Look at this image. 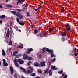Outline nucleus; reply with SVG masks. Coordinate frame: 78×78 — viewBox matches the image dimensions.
Instances as JSON below:
<instances>
[{
  "label": "nucleus",
  "mask_w": 78,
  "mask_h": 78,
  "mask_svg": "<svg viewBox=\"0 0 78 78\" xmlns=\"http://www.w3.org/2000/svg\"><path fill=\"white\" fill-rule=\"evenodd\" d=\"M17 62H19L20 64H23L24 63V61L20 59H18V60H17V59H15L14 61V63L16 66L17 67H19V63H17Z\"/></svg>",
  "instance_id": "obj_1"
},
{
  "label": "nucleus",
  "mask_w": 78,
  "mask_h": 78,
  "mask_svg": "<svg viewBox=\"0 0 78 78\" xmlns=\"http://www.w3.org/2000/svg\"><path fill=\"white\" fill-rule=\"evenodd\" d=\"M28 70H30H30H27L28 73H33V68L31 67V66L29 67L28 68Z\"/></svg>",
  "instance_id": "obj_2"
},
{
  "label": "nucleus",
  "mask_w": 78,
  "mask_h": 78,
  "mask_svg": "<svg viewBox=\"0 0 78 78\" xmlns=\"http://www.w3.org/2000/svg\"><path fill=\"white\" fill-rule=\"evenodd\" d=\"M17 16L19 17V19H23V16L20 13H17Z\"/></svg>",
  "instance_id": "obj_3"
},
{
  "label": "nucleus",
  "mask_w": 78,
  "mask_h": 78,
  "mask_svg": "<svg viewBox=\"0 0 78 78\" xmlns=\"http://www.w3.org/2000/svg\"><path fill=\"white\" fill-rule=\"evenodd\" d=\"M45 62L44 61H43L42 62H41V63H40V64L41 65V66H45Z\"/></svg>",
  "instance_id": "obj_4"
},
{
  "label": "nucleus",
  "mask_w": 78,
  "mask_h": 78,
  "mask_svg": "<svg viewBox=\"0 0 78 78\" xmlns=\"http://www.w3.org/2000/svg\"><path fill=\"white\" fill-rule=\"evenodd\" d=\"M51 70H56L57 69V68H56V67L55 66H52L51 68Z\"/></svg>",
  "instance_id": "obj_5"
},
{
  "label": "nucleus",
  "mask_w": 78,
  "mask_h": 78,
  "mask_svg": "<svg viewBox=\"0 0 78 78\" xmlns=\"http://www.w3.org/2000/svg\"><path fill=\"white\" fill-rule=\"evenodd\" d=\"M10 70L11 71V73H14V69L11 66L10 67Z\"/></svg>",
  "instance_id": "obj_6"
},
{
  "label": "nucleus",
  "mask_w": 78,
  "mask_h": 78,
  "mask_svg": "<svg viewBox=\"0 0 78 78\" xmlns=\"http://www.w3.org/2000/svg\"><path fill=\"white\" fill-rule=\"evenodd\" d=\"M74 55L75 56H77L78 55V53H76V49L75 48L74 49Z\"/></svg>",
  "instance_id": "obj_7"
},
{
  "label": "nucleus",
  "mask_w": 78,
  "mask_h": 78,
  "mask_svg": "<svg viewBox=\"0 0 78 78\" xmlns=\"http://www.w3.org/2000/svg\"><path fill=\"white\" fill-rule=\"evenodd\" d=\"M33 49L31 48L29 49L27 51V53H30L31 52V51H33Z\"/></svg>",
  "instance_id": "obj_8"
},
{
  "label": "nucleus",
  "mask_w": 78,
  "mask_h": 78,
  "mask_svg": "<svg viewBox=\"0 0 78 78\" xmlns=\"http://www.w3.org/2000/svg\"><path fill=\"white\" fill-rule=\"evenodd\" d=\"M46 51L47 52H48L49 53H52L53 50H50L48 48H47L46 49Z\"/></svg>",
  "instance_id": "obj_9"
},
{
  "label": "nucleus",
  "mask_w": 78,
  "mask_h": 78,
  "mask_svg": "<svg viewBox=\"0 0 78 78\" xmlns=\"http://www.w3.org/2000/svg\"><path fill=\"white\" fill-rule=\"evenodd\" d=\"M25 0H18L17 5H18L19 3H22L23 2H24V1H25Z\"/></svg>",
  "instance_id": "obj_10"
},
{
  "label": "nucleus",
  "mask_w": 78,
  "mask_h": 78,
  "mask_svg": "<svg viewBox=\"0 0 78 78\" xmlns=\"http://www.w3.org/2000/svg\"><path fill=\"white\" fill-rule=\"evenodd\" d=\"M11 12L12 14H14V15H15V16H17V13H16L15 11H12Z\"/></svg>",
  "instance_id": "obj_11"
},
{
  "label": "nucleus",
  "mask_w": 78,
  "mask_h": 78,
  "mask_svg": "<svg viewBox=\"0 0 78 78\" xmlns=\"http://www.w3.org/2000/svg\"><path fill=\"white\" fill-rule=\"evenodd\" d=\"M45 36L47 37V35L46 33H44V34H42L40 36L41 37H44Z\"/></svg>",
  "instance_id": "obj_12"
},
{
  "label": "nucleus",
  "mask_w": 78,
  "mask_h": 78,
  "mask_svg": "<svg viewBox=\"0 0 78 78\" xmlns=\"http://www.w3.org/2000/svg\"><path fill=\"white\" fill-rule=\"evenodd\" d=\"M2 54L3 56H5V55H6V53H5V50H2Z\"/></svg>",
  "instance_id": "obj_13"
},
{
  "label": "nucleus",
  "mask_w": 78,
  "mask_h": 78,
  "mask_svg": "<svg viewBox=\"0 0 78 78\" xmlns=\"http://www.w3.org/2000/svg\"><path fill=\"white\" fill-rule=\"evenodd\" d=\"M23 59H27L28 58V56H27V55L25 54L23 55Z\"/></svg>",
  "instance_id": "obj_14"
},
{
  "label": "nucleus",
  "mask_w": 78,
  "mask_h": 78,
  "mask_svg": "<svg viewBox=\"0 0 78 78\" xmlns=\"http://www.w3.org/2000/svg\"><path fill=\"white\" fill-rule=\"evenodd\" d=\"M34 65L35 66H36L37 67H39L40 66V64L38 63H34Z\"/></svg>",
  "instance_id": "obj_15"
},
{
  "label": "nucleus",
  "mask_w": 78,
  "mask_h": 78,
  "mask_svg": "<svg viewBox=\"0 0 78 78\" xmlns=\"http://www.w3.org/2000/svg\"><path fill=\"white\" fill-rule=\"evenodd\" d=\"M19 23L20 25H24V24H25V23L23 21L20 22Z\"/></svg>",
  "instance_id": "obj_16"
},
{
  "label": "nucleus",
  "mask_w": 78,
  "mask_h": 78,
  "mask_svg": "<svg viewBox=\"0 0 78 78\" xmlns=\"http://www.w3.org/2000/svg\"><path fill=\"white\" fill-rule=\"evenodd\" d=\"M20 69H21L23 72H26V70L25 69L23 68H22V67H20Z\"/></svg>",
  "instance_id": "obj_17"
},
{
  "label": "nucleus",
  "mask_w": 78,
  "mask_h": 78,
  "mask_svg": "<svg viewBox=\"0 0 78 78\" xmlns=\"http://www.w3.org/2000/svg\"><path fill=\"white\" fill-rule=\"evenodd\" d=\"M1 19H3V18H6V16L5 15H2L0 16Z\"/></svg>",
  "instance_id": "obj_18"
},
{
  "label": "nucleus",
  "mask_w": 78,
  "mask_h": 78,
  "mask_svg": "<svg viewBox=\"0 0 78 78\" xmlns=\"http://www.w3.org/2000/svg\"><path fill=\"white\" fill-rule=\"evenodd\" d=\"M9 34H10V32H9V31H7L6 36L7 37H8L9 36Z\"/></svg>",
  "instance_id": "obj_19"
},
{
  "label": "nucleus",
  "mask_w": 78,
  "mask_h": 78,
  "mask_svg": "<svg viewBox=\"0 0 78 78\" xmlns=\"http://www.w3.org/2000/svg\"><path fill=\"white\" fill-rule=\"evenodd\" d=\"M6 7H7V8H12V6L11 5H6Z\"/></svg>",
  "instance_id": "obj_20"
},
{
  "label": "nucleus",
  "mask_w": 78,
  "mask_h": 78,
  "mask_svg": "<svg viewBox=\"0 0 78 78\" xmlns=\"http://www.w3.org/2000/svg\"><path fill=\"white\" fill-rule=\"evenodd\" d=\"M66 35V32H63L62 34V36H65Z\"/></svg>",
  "instance_id": "obj_21"
},
{
  "label": "nucleus",
  "mask_w": 78,
  "mask_h": 78,
  "mask_svg": "<svg viewBox=\"0 0 78 78\" xmlns=\"http://www.w3.org/2000/svg\"><path fill=\"white\" fill-rule=\"evenodd\" d=\"M3 65L4 66H8V63H7L6 62H4L3 63Z\"/></svg>",
  "instance_id": "obj_22"
},
{
  "label": "nucleus",
  "mask_w": 78,
  "mask_h": 78,
  "mask_svg": "<svg viewBox=\"0 0 78 78\" xmlns=\"http://www.w3.org/2000/svg\"><path fill=\"white\" fill-rule=\"evenodd\" d=\"M49 74L50 76L52 75V71H51V70H50L49 71Z\"/></svg>",
  "instance_id": "obj_23"
},
{
  "label": "nucleus",
  "mask_w": 78,
  "mask_h": 78,
  "mask_svg": "<svg viewBox=\"0 0 78 78\" xmlns=\"http://www.w3.org/2000/svg\"><path fill=\"white\" fill-rule=\"evenodd\" d=\"M66 28H69V27H70V26L69 25V24H66Z\"/></svg>",
  "instance_id": "obj_24"
},
{
  "label": "nucleus",
  "mask_w": 78,
  "mask_h": 78,
  "mask_svg": "<svg viewBox=\"0 0 78 78\" xmlns=\"http://www.w3.org/2000/svg\"><path fill=\"white\" fill-rule=\"evenodd\" d=\"M30 75L32 76H36V73H34L32 74H31Z\"/></svg>",
  "instance_id": "obj_25"
},
{
  "label": "nucleus",
  "mask_w": 78,
  "mask_h": 78,
  "mask_svg": "<svg viewBox=\"0 0 78 78\" xmlns=\"http://www.w3.org/2000/svg\"><path fill=\"white\" fill-rule=\"evenodd\" d=\"M66 29L67 31H69L70 30V27L67 28H66Z\"/></svg>",
  "instance_id": "obj_26"
},
{
  "label": "nucleus",
  "mask_w": 78,
  "mask_h": 78,
  "mask_svg": "<svg viewBox=\"0 0 78 78\" xmlns=\"http://www.w3.org/2000/svg\"><path fill=\"white\" fill-rule=\"evenodd\" d=\"M28 60H31L32 59V58L30 57H27V58Z\"/></svg>",
  "instance_id": "obj_27"
},
{
  "label": "nucleus",
  "mask_w": 78,
  "mask_h": 78,
  "mask_svg": "<svg viewBox=\"0 0 78 78\" xmlns=\"http://www.w3.org/2000/svg\"><path fill=\"white\" fill-rule=\"evenodd\" d=\"M61 11L62 12H64V7H62V9H61Z\"/></svg>",
  "instance_id": "obj_28"
},
{
  "label": "nucleus",
  "mask_w": 78,
  "mask_h": 78,
  "mask_svg": "<svg viewBox=\"0 0 78 78\" xmlns=\"http://www.w3.org/2000/svg\"><path fill=\"white\" fill-rule=\"evenodd\" d=\"M38 32V30H35L34 31V33L35 34H36V33H37Z\"/></svg>",
  "instance_id": "obj_29"
},
{
  "label": "nucleus",
  "mask_w": 78,
  "mask_h": 78,
  "mask_svg": "<svg viewBox=\"0 0 78 78\" xmlns=\"http://www.w3.org/2000/svg\"><path fill=\"white\" fill-rule=\"evenodd\" d=\"M17 11H19L20 12V11H22V9H16Z\"/></svg>",
  "instance_id": "obj_30"
},
{
  "label": "nucleus",
  "mask_w": 78,
  "mask_h": 78,
  "mask_svg": "<svg viewBox=\"0 0 78 78\" xmlns=\"http://www.w3.org/2000/svg\"><path fill=\"white\" fill-rule=\"evenodd\" d=\"M51 57H56V56L55 55H54H54H53V53H52L51 54Z\"/></svg>",
  "instance_id": "obj_31"
},
{
  "label": "nucleus",
  "mask_w": 78,
  "mask_h": 78,
  "mask_svg": "<svg viewBox=\"0 0 78 78\" xmlns=\"http://www.w3.org/2000/svg\"><path fill=\"white\" fill-rule=\"evenodd\" d=\"M48 69H46V70L44 71V73H48Z\"/></svg>",
  "instance_id": "obj_32"
},
{
  "label": "nucleus",
  "mask_w": 78,
  "mask_h": 78,
  "mask_svg": "<svg viewBox=\"0 0 78 78\" xmlns=\"http://www.w3.org/2000/svg\"><path fill=\"white\" fill-rule=\"evenodd\" d=\"M22 54H20L17 55V57H20V56H22Z\"/></svg>",
  "instance_id": "obj_33"
},
{
  "label": "nucleus",
  "mask_w": 78,
  "mask_h": 78,
  "mask_svg": "<svg viewBox=\"0 0 78 78\" xmlns=\"http://www.w3.org/2000/svg\"><path fill=\"white\" fill-rule=\"evenodd\" d=\"M56 61V58H54L53 59H52L51 60V61H53V62H55Z\"/></svg>",
  "instance_id": "obj_34"
},
{
  "label": "nucleus",
  "mask_w": 78,
  "mask_h": 78,
  "mask_svg": "<svg viewBox=\"0 0 78 78\" xmlns=\"http://www.w3.org/2000/svg\"><path fill=\"white\" fill-rule=\"evenodd\" d=\"M52 30H53V29L51 28H49V31H52Z\"/></svg>",
  "instance_id": "obj_35"
},
{
  "label": "nucleus",
  "mask_w": 78,
  "mask_h": 78,
  "mask_svg": "<svg viewBox=\"0 0 78 78\" xmlns=\"http://www.w3.org/2000/svg\"><path fill=\"white\" fill-rule=\"evenodd\" d=\"M43 53H44V52H45V48H43Z\"/></svg>",
  "instance_id": "obj_36"
},
{
  "label": "nucleus",
  "mask_w": 78,
  "mask_h": 78,
  "mask_svg": "<svg viewBox=\"0 0 78 78\" xmlns=\"http://www.w3.org/2000/svg\"><path fill=\"white\" fill-rule=\"evenodd\" d=\"M62 71H60L58 72V73L60 74H62Z\"/></svg>",
  "instance_id": "obj_37"
},
{
  "label": "nucleus",
  "mask_w": 78,
  "mask_h": 78,
  "mask_svg": "<svg viewBox=\"0 0 78 78\" xmlns=\"http://www.w3.org/2000/svg\"><path fill=\"white\" fill-rule=\"evenodd\" d=\"M31 62V61H29L28 62V63L27 64V65L29 66L30 65V64Z\"/></svg>",
  "instance_id": "obj_38"
},
{
  "label": "nucleus",
  "mask_w": 78,
  "mask_h": 78,
  "mask_svg": "<svg viewBox=\"0 0 78 78\" xmlns=\"http://www.w3.org/2000/svg\"><path fill=\"white\" fill-rule=\"evenodd\" d=\"M16 19L17 21L18 22H19V19L18 18H16Z\"/></svg>",
  "instance_id": "obj_39"
},
{
  "label": "nucleus",
  "mask_w": 78,
  "mask_h": 78,
  "mask_svg": "<svg viewBox=\"0 0 78 78\" xmlns=\"http://www.w3.org/2000/svg\"><path fill=\"white\" fill-rule=\"evenodd\" d=\"M14 76L15 78H17V75H16V74H15L14 75Z\"/></svg>",
  "instance_id": "obj_40"
},
{
  "label": "nucleus",
  "mask_w": 78,
  "mask_h": 78,
  "mask_svg": "<svg viewBox=\"0 0 78 78\" xmlns=\"http://www.w3.org/2000/svg\"><path fill=\"white\" fill-rule=\"evenodd\" d=\"M41 8H42V7H41V6L39 7L38 8H37V10H39V9H41Z\"/></svg>",
  "instance_id": "obj_41"
},
{
  "label": "nucleus",
  "mask_w": 78,
  "mask_h": 78,
  "mask_svg": "<svg viewBox=\"0 0 78 78\" xmlns=\"http://www.w3.org/2000/svg\"><path fill=\"white\" fill-rule=\"evenodd\" d=\"M18 48H23V46H20Z\"/></svg>",
  "instance_id": "obj_42"
},
{
  "label": "nucleus",
  "mask_w": 78,
  "mask_h": 78,
  "mask_svg": "<svg viewBox=\"0 0 78 78\" xmlns=\"http://www.w3.org/2000/svg\"><path fill=\"white\" fill-rule=\"evenodd\" d=\"M67 76L66 75H65L63 78H67Z\"/></svg>",
  "instance_id": "obj_43"
},
{
  "label": "nucleus",
  "mask_w": 78,
  "mask_h": 78,
  "mask_svg": "<svg viewBox=\"0 0 78 78\" xmlns=\"http://www.w3.org/2000/svg\"><path fill=\"white\" fill-rule=\"evenodd\" d=\"M12 43V41H10L9 42V45H11Z\"/></svg>",
  "instance_id": "obj_44"
},
{
  "label": "nucleus",
  "mask_w": 78,
  "mask_h": 78,
  "mask_svg": "<svg viewBox=\"0 0 78 78\" xmlns=\"http://www.w3.org/2000/svg\"><path fill=\"white\" fill-rule=\"evenodd\" d=\"M67 16H69V17H71V16H70V13H68L67 14Z\"/></svg>",
  "instance_id": "obj_45"
},
{
  "label": "nucleus",
  "mask_w": 78,
  "mask_h": 78,
  "mask_svg": "<svg viewBox=\"0 0 78 78\" xmlns=\"http://www.w3.org/2000/svg\"><path fill=\"white\" fill-rule=\"evenodd\" d=\"M62 42L64 41L65 40H64V38H62Z\"/></svg>",
  "instance_id": "obj_46"
},
{
  "label": "nucleus",
  "mask_w": 78,
  "mask_h": 78,
  "mask_svg": "<svg viewBox=\"0 0 78 78\" xmlns=\"http://www.w3.org/2000/svg\"><path fill=\"white\" fill-rule=\"evenodd\" d=\"M38 72L40 73H42V71L40 70V71H38Z\"/></svg>",
  "instance_id": "obj_47"
},
{
  "label": "nucleus",
  "mask_w": 78,
  "mask_h": 78,
  "mask_svg": "<svg viewBox=\"0 0 78 78\" xmlns=\"http://www.w3.org/2000/svg\"><path fill=\"white\" fill-rule=\"evenodd\" d=\"M15 54H17L18 53V51H15V52H14Z\"/></svg>",
  "instance_id": "obj_48"
},
{
  "label": "nucleus",
  "mask_w": 78,
  "mask_h": 78,
  "mask_svg": "<svg viewBox=\"0 0 78 78\" xmlns=\"http://www.w3.org/2000/svg\"><path fill=\"white\" fill-rule=\"evenodd\" d=\"M27 16H30V15L29 14V13H28V12H27Z\"/></svg>",
  "instance_id": "obj_49"
},
{
  "label": "nucleus",
  "mask_w": 78,
  "mask_h": 78,
  "mask_svg": "<svg viewBox=\"0 0 78 78\" xmlns=\"http://www.w3.org/2000/svg\"><path fill=\"white\" fill-rule=\"evenodd\" d=\"M16 54H15V52H13V56H16Z\"/></svg>",
  "instance_id": "obj_50"
},
{
  "label": "nucleus",
  "mask_w": 78,
  "mask_h": 78,
  "mask_svg": "<svg viewBox=\"0 0 78 78\" xmlns=\"http://www.w3.org/2000/svg\"><path fill=\"white\" fill-rule=\"evenodd\" d=\"M0 8H3V6L1 5L0 4Z\"/></svg>",
  "instance_id": "obj_51"
},
{
  "label": "nucleus",
  "mask_w": 78,
  "mask_h": 78,
  "mask_svg": "<svg viewBox=\"0 0 78 78\" xmlns=\"http://www.w3.org/2000/svg\"><path fill=\"white\" fill-rule=\"evenodd\" d=\"M3 62H6V60H5V59H3Z\"/></svg>",
  "instance_id": "obj_52"
},
{
  "label": "nucleus",
  "mask_w": 78,
  "mask_h": 78,
  "mask_svg": "<svg viewBox=\"0 0 78 78\" xmlns=\"http://www.w3.org/2000/svg\"><path fill=\"white\" fill-rule=\"evenodd\" d=\"M2 22H3V21L0 20V23H2Z\"/></svg>",
  "instance_id": "obj_53"
},
{
  "label": "nucleus",
  "mask_w": 78,
  "mask_h": 78,
  "mask_svg": "<svg viewBox=\"0 0 78 78\" xmlns=\"http://www.w3.org/2000/svg\"><path fill=\"white\" fill-rule=\"evenodd\" d=\"M25 8H23L22 10L23 11H25Z\"/></svg>",
  "instance_id": "obj_54"
},
{
  "label": "nucleus",
  "mask_w": 78,
  "mask_h": 78,
  "mask_svg": "<svg viewBox=\"0 0 78 78\" xmlns=\"http://www.w3.org/2000/svg\"><path fill=\"white\" fill-rule=\"evenodd\" d=\"M41 56H42V55H39V58H41Z\"/></svg>",
  "instance_id": "obj_55"
},
{
  "label": "nucleus",
  "mask_w": 78,
  "mask_h": 78,
  "mask_svg": "<svg viewBox=\"0 0 78 78\" xmlns=\"http://www.w3.org/2000/svg\"><path fill=\"white\" fill-rule=\"evenodd\" d=\"M9 28H8V30H7V31H9Z\"/></svg>",
  "instance_id": "obj_56"
},
{
  "label": "nucleus",
  "mask_w": 78,
  "mask_h": 78,
  "mask_svg": "<svg viewBox=\"0 0 78 78\" xmlns=\"http://www.w3.org/2000/svg\"><path fill=\"white\" fill-rule=\"evenodd\" d=\"M35 78H41L39 77H35Z\"/></svg>",
  "instance_id": "obj_57"
},
{
  "label": "nucleus",
  "mask_w": 78,
  "mask_h": 78,
  "mask_svg": "<svg viewBox=\"0 0 78 78\" xmlns=\"http://www.w3.org/2000/svg\"><path fill=\"white\" fill-rule=\"evenodd\" d=\"M11 48L9 49V51H11Z\"/></svg>",
  "instance_id": "obj_58"
},
{
  "label": "nucleus",
  "mask_w": 78,
  "mask_h": 78,
  "mask_svg": "<svg viewBox=\"0 0 78 78\" xmlns=\"http://www.w3.org/2000/svg\"><path fill=\"white\" fill-rule=\"evenodd\" d=\"M18 31H19L20 32H21V30H18Z\"/></svg>",
  "instance_id": "obj_59"
},
{
  "label": "nucleus",
  "mask_w": 78,
  "mask_h": 78,
  "mask_svg": "<svg viewBox=\"0 0 78 78\" xmlns=\"http://www.w3.org/2000/svg\"><path fill=\"white\" fill-rule=\"evenodd\" d=\"M27 6H28V5H26V6H25V7L26 8V7H27Z\"/></svg>",
  "instance_id": "obj_60"
},
{
  "label": "nucleus",
  "mask_w": 78,
  "mask_h": 78,
  "mask_svg": "<svg viewBox=\"0 0 78 78\" xmlns=\"http://www.w3.org/2000/svg\"><path fill=\"white\" fill-rule=\"evenodd\" d=\"M35 11H37V9H34Z\"/></svg>",
  "instance_id": "obj_61"
},
{
  "label": "nucleus",
  "mask_w": 78,
  "mask_h": 78,
  "mask_svg": "<svg viewBox=\"0 0 78 78\" xmlns=\"http://www.w3.org/2000/svg\"><path fill=\"white\" fill-rule=\"evenodd\" d=\"M31 27L32 28H33V26H32Z\"/></svg>",
  "instance_id": "obj_62"
},
{
  "label": "nucleus",
  "mask_w": 78,
  "mask_h": 78,
  "mask_svg": "<svg viewBox=\"0 0 78 78\" xmlns=\"http://www.w3.org/2000/svg\"><path fill=\"white\" fill-rule=\"evenodd\" d=\"M62 76H64V74H62Z\"/></svg>",
  "instance_id": "obj_63"
},
{
  "label": "nucleus",
  "mask_w": 78,
  "mask_h": 78,
  "mask_svg": "<svg viewBox=\"0 0 78 78\" xmlns=\"http://www.w3.org/2000/svg\"><path fill=\"white\" fill-rule=\"evenodd\" d=\"M22 78H25L24 77H22Z\"/></svg>",
  "instance_id": "obj_64"
}]
</instances>
